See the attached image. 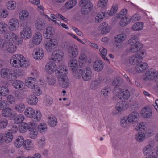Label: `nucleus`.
<instances>
[{"label":"nucleus","instance_id":"f257e3e1","mask_svg":"<svg viewBox=\"0 0 158 158\" xmlns=\"http://www.w3.org/2000/svg\"><path fill=\"white\" fill-rule=\"evenodd\" d=\"M10 64L12 66L15 68L22 67L24 68L27 67L30 63L25 60L23 55L17 54L12 56L10 60Z\"/></svg>","mask_w":158,"mask_h":158},{"label":"nucleus","instance_id":"f03ea898","mask_svg":"<svg viewBox=\"0 0 158 158\" xmlns=\"http://www.w3.org/2000/svg\"><path fill=\"white\" fill-rule=\"evenodd\" d=\"M24 113L27 117L30 118L34 122H38L41 119V114L40 112L38 110L35 111L32 108L29 107L26 108Z\"/></svg>","mask_w":158,"mask_h":158},{"label":"nucleus","instance_id":"7ed1b4c3","mask_svg":"<svg viewBox=\"0 0 158 158\" xmlns=\"http://www.w3.org/2000/svg\"><path fill=\"white\" fill-rule=\"evenodd\" d=\"M1 77L4 78L8 79L10 81L15 80L16 76L14 71L8 68H3L0 72Z\"/></svg>","mask_w":158,"mask_h":158},{"label":"nucleus","instance_id":"20e7f679","mask_svg":"<svg viewBox=\"0 0 158 158\" xmlns=\"http://www.w3.org/2000/svg\"><path fill=\"white\" fill-rule=\"evenodd\" d=\"M36 81L35 79H33L32 77H28L25 80V83L27 86L31 88L35 89V93L38 95H39L41 94L39 88L38 87L36 83Z\"/></svg>","mask_w":158,"mask_h":158},{"label":"nucleus","instance_id":"39448f33","mask_svg":"<svg viewBox=\"0 0 158 158\" xmlns=\"http://www.w3.org/2000/svg\"><path fill=\"white\" fill-rule=\"evenodd\" d=\"M157 76L158 72L155 69H151L146 71L143 79L144 81L155 80Z\"/></svg>","mask_w":158,"mask_h":158},{"label":"nucleus","instance_id":"423d86ee","mask_svg":"<svg viewBox=\"0 0 158 158\" xmlns=\"http://www.w3.org/2000/svg\"><path fill=\"white\" fill-rule=\"evenodd\" d=\"M57 41L55 39L50 40L45 44L46 51L48 52H51L54 50L57 46Z\"/></svg>","mask_w":158,"mask_h":158},{"label":"nucleus","instance_id":"0eeeda50","mask_svg":"<svg viewBox=\"0 0 158 158\" xmlns=\"http://www.w3.org/2000/svg\"><path fill=\"white\" fill-rule=\"evenodd\" d=\"M64 53L60 50H56L52 54L51 59L54 61L59 62L62 60Z\"/></svg>","mask_w":158,"mask_h":158},{"label":"nucleus","instance_id":"6e6552de","mask_svg":"<svg viewBox=\"0 0 158 158\" xmlns=\"http://www.w3.org/2000/svg\"><path fill=\"white\" fill-rule=\"evenodd\" d=\"M20 34L22 38L24 40L30 38L32 35L31 28L28 26L24 27L20 32Z\"/></svg>","mask_w":158,"mask_h":158},{"label":"nucleus","instance_id":"1a4fd4ad","mask_svg":"<svg viewBox=\"0 0 158 158\" xmlns=\"http://www.w3.org/2000/svg\"><path fill=\"white\" fill-rule=\"evenodd\" d=\"M56 76L57 78L66 76L68 73L67 67L64 65H61L58 66L56 70Z\"/></svg>","mask_w":158,"mask_h":158},{"label":"nucleus","instance_id":"9d476101","mask_svg":"<svg viewBox=\"0 0 158 158\" xmlns=\"http://www.w3.org/2000/svg\"><path fill=\"white\" fill-rule=\"evenodd\" d=\"M126 37V34L124 33H121L117 35L114 37V44L117 48H120L121 46V43L124 40Z\"/></svg>","mask_w":158,"mask_h":158},{"label":"nucleus","instance_id":"9b49d317","mask_svg":"<svg viewBox=\"0 0 158 158\" xmlns=\"http://www.w3.org/2000/svg\"><path fill=\"white\" fill-rule=\"evenodd\" d=\"M152 142H149L148 144L144 147L143 149V154L146 156H150L153 153V151L154 149Z\"/></svg>","mask_w":158,"mask_h":158},{"label":"nucleus","instance_id":"f8f14e48","mask_svg":"<svg viewBox=\"0 0 158 158\" xmlns=\"http://www.w3.org/2000/svg\"><path fill=\"white\" fill-rule=\"evenodd\" d=\"M44 56V52L42 49L40 48H36L33 52V57L35 60H40Z\"/></svg>","mask_w":158,"mask_h":158},{"label":"nucleus","instance_id":"ddd939ff","mask_svg":"<svg viewBox=\"0 0 158 158\" xmlns=\"http://www.w3.org/2000/svg\"><path fill=\"white\" fill-rule=\"evenodd\" d=\"M83 70L82 77L84 81H88L92 77V73L89 67L84 68Z\"/></svg>","mask_w":158,"mask_h":158},{"label":"nucleus","instance_id":"4468645a","mask_svg":"<svg viewBox=\"0 0 158 158\" xmlns=\"http://www.w3.org/2000/svg\"><path fill=\"white\" fill-rule=\"evenodd\" d=\"M148 66L145 62H139L135 66V71L136 72L141 73L145 71L148 68Z\"/></svg>","mask_w":158,"mask_h":158},{"label":"nucleus","instance_id":"2eb2a0df","mask_svg":"<svg viewBox=\"0 0 158 158\" xmlns=\"http://www.w3.org/2000/svg\"><path fill=\"white\" fill-rule=\"evenodd\" d=\"M59 84L60 85L64 88H66L69 85V81L67 76L59 77L58 78Z\"/></svg>","mask_w":158,"mask_h":158},{"label":"nucleus","instance_id":"dca6fc26","mask_svg":"<svg viewBox=\"0 0 158 158\" xmlns=\"http://www.w3.org/2000/svg\"><path fill=\"white\" fill-rule=\"evenodd\" d=\"M139 118V113L136 112H134L130 114L128 117V120L129 123H134L137 122Z\"/></svg>","mask_w":158,"mask_h":158},{"label":"nucleus","instance_id":"f3484780","mask_svg":"<svg viewBox=\"0 0 158 158\" xmlns=\"http://www.w3.org/2000/svg\"><path fill=\"white\" fill-rule=\"evenodd\" d=\"M143 57L140 55H133L129 59V63L132 65H137L139 62L142 61Z\"/></svg>","mask_w":158,"mask_h":158},{"label":"nucleus","instance_id":"a211bd4d","mask_svg":"<svg viewBox=\"0 0 158 158\" xmlns=\"http://www.w3.org/2000/svg\"><path fill=\"white\" fill-rule=\"evenodd\" d=\"M18 20L15 18L11 19L9 21L8 26L9 29L12 31L15 30L19 27Z\"/></svg>","mask_w":158,"mask_h":158},{"label":"nucleus","instance_id":"6ab92c4d","mask_svg":"<svg viewBox=\"0 0 158 158\" xmlns=\"http://www.w3.org/2000/svg\"><path fill=\"white\" fill-rule=\"evenodd\" d=\"M130 93L127 89H123L118 95V98L121 100H127L130 97Z\"/></svg>","mask_w":158,"mask_h":158},{"label":"nucleus","instance_id":"aec40b11","mask_svg":"<svg viewBox=\"0 0 158 158\" xmlns=\"http://www.w3.org/2000/svg\"><path fill=\"white\" fill-rule=\"evenodd\" d=\"M69 56L71 57H75L78 53L77 47L75 46L69 47L68 50Z\"/></svg>","mask_w":158,"mask_h":158},{"label":"nucleus","instance_id":"412c9836","mask_svg":"<svg viewBox=\"0 0 158 158\" xmlns=\"http://www.w3.org/2000/svg\"><path fill=\"white\" fill-rule=\"evenodd\" d=\"M45 69L47 72L51 73L56 71V65L53 62L50 61L46 65Z\"/></svg>","mask_w":158,"mask_h":158},{"label":"nucleus","instance_id":"4be33fe9","mask_svg":"<svg viewBox=\"0 0 158 158\" xmlns=\"http://www.w3.org/2000/svg\"><path fill=\"white\" fill-rule=\"evenodd\" d=\"M128 107L127 102H120L118 103L116 106V109L119 111H122L126 110Z\"/></svg>","mask_w":158,"mask_h":158},{"label":"nucleus","instance_id":"5701e85b","mask_svg":"<svg viewBox=\"0 0 158 158\" xmlns=\"http://www.w3.org/2000/svg\"><path fill=\"white\" fill-rule=\"evenodd\" d=\"M104 65V64L102 61L97 60L94 63L93 68L95 71L98 72L103 69Z\"/></svg>","mask_w":158,"mask_h":158},{"label":"nucleus","instance_id":"b1692460","mask_svg":"<svg viewBox=\"0 0 158 158\" xmlns=\"http://www.w3.org/2000/svg\"><path fill=\"white\" fill-rule=\"evenodd\" d=\"M42 40V35L40 32H36L33 35L32 39V43L33 44L38 45Z\"/></svg>","mask_w":158,"mask_h":158},{"label":"nucleus","instance_id":"393cba45","mask_svg":"<svg viewBox=\"0 0 158 158\" xmlns=\"http://www.w3.org/2000/svg\"><path fill=\"white\" fill-rule=\"evenodd\" d=\"M54 29L51 27H48L44 31V38L49 39L52 36L54 33Z\"/></svg>","mask_w":158,"mask_h":158},{"label":"nucleus","instance_id":"a878e982","mask_svg":"<svg viewBox=\"0 0 158 158\" xmlns=\"http://www.w3.org/2000/svg\"><path fill=\"white\" fill-rule=\"evenodd\" d=\"M141 115L144 118H149L152 115V111L149 107H144L141 110Z\"/></svg>","mask_w":158,"mask_h":158},{"label":"nucleus","instance_id":"bb28decb","mask_svg":"<svg viewBox=\"0 0 158 158\" xmlns=\"http://www.w3.org/2000/svg\"><path fill=\"white\" fill-rule=\"evenodd\" d=\"M82 7L81 9V12L83 14H88L92 9V4L82 5Z\"/></svg>","mask_w":158,"mask_h":158},{"label":"nucleus","instance_id":"cd10ccee","mask_svg":"<svg viewBox=\"0 0 158 158\" xmlns=\"http://www.w3.org/2000/svg\"><path fill=\"white\" fill-rule=\"evenodd\" d=\"M26 101L27 103L30 105H35L37 103L38 100L36 96L31 95L27 98Z\"/></svg>","mask_w":158,"mask_h":158},{"label":"nucleus","instance_id":"c85d7f7f","mask_svg":"<svg viewBox=\"0 0 158 158\" xmlns=\"http://www.w3.org/2000/svg\"><path fill=\"white\" fill-rule=\"evenodd\" d=\"M24 138L22 136H18L14 142V145L17 148H20L22 146L24 143Z\"/></svg>","mask_w":158,"mask_h":158},{"label":"nucleus","instance_id":"c756f323","mask_svg":"<svg viewBox=\"0 0 158 158\" xmlns=\"http://www.w3.org/2000/svg\"><path fill=\"white\" fill-rule=\"evenodd\" d=\"M68 64L72 71L77 69V61L74 59H72L69 61Z\"/></svg>","mask_w":158,"mask_h":158},{"label":"nucleus","instance_id":"7c9ffc66","mask_svg":"<svg viewBox=\"0 0 158 158\" xmlns=\"http://www.w3.org/2000/svg\"><path fill=\"white\" fill-rule=\"evenodd\" d=\"M48 123L52 127H54L57 124V121L56 118L54 116L48 117Z\"/></svg>","mask_w":158,"mask_h":158},{"label":"nucleus","instance_id":"2f4dec72","mask_svg":"<svg viewBox=\"0 0 158 158\" xmlns=\"http://www.w3.org/2000/svg\"><path fill=\"white\" fill-rule=\"evenodd\" d=\"M143 23L141 22H138L134 23L132 27V30L135 31H139L143 28Z\"/></svg>","mask_w":158,"mask_h":158},{"label":"nucleus","instance_id":"473e14b6","mask_svg":"<svg viewBox=\"0 0 158 158\" xmlns=\"http://www.w3.org/2000/svg\"><path fill=\"white\" fill-rule=\"evenodd\" d=\"M29 13L26 10H23L19 13V17L20 20L24 21L28 19L29 17Z\"/></svg>","mask_w":158,"mask_h":158},{"label":"nucleus","instance_id":"72a5a7b5","mask_svg":"<svg viewBox=\"0 0 158 158\" xmlns=\"http://www.w3.org/2000/svg\"><path fill=\"white\" fill-rule=\"evenodd\" d=\"M23 82L19 80H16L14 81L13 86L15 89L18 90H21L23 89Z\"/></svg>","mask_w":158,"mask_h":158},{"label":"nucleus","instance_id":"f704fd0d","mask_svg":"<svg viewBox=\"0 0 158 158\" xmlns=\"http://www.w3.org/2000/svg\"><path fill=\"white\" fill-rule=\"evenodd\" d=\"M101 80L99 79L96 80H92L91 82L90 87L92 89L95 90L101 83Z\"/></svg>","mask_w":158,"mask_h":158},{"label":"nucleus","instance_id":"c9c22d12","mask_svg":"<svg viewBox=\"0 0 158 158\" xmlns=\"http://www.w3.org/2000/svg\"><path fill=\"white\" fill-rule=\"evenodd\" d=\"M35 26L38 30H42L45 27V23L41 20L38 19L36 22Z\"/></svg>","mask_w":158,"mask_h":158},{"label":"nucleus","instance_id":"e433bc0d","mask_svg":"<svg viewBox=\"0 0 158 158\" xmlns=\"http://www.w3.org/2000/svg\"><path fill=\"white\" fill-rule=\"evenodd\" d=\"M142 45L138 44L130 45V51L132 52H136L139 51L142 48Z\"/></svg>","mask_w":158,"mask_h":158},{"label":"nucleus","instance_id":"4c0bfd02","mask_svg":"<svg viewBox=\"0 0 158 158\" xmlns=\"http://www.w3.org/2000/svg\"><path fill=\"white\" fill-rule=\"evenodd\" d=\"M9 41H7L4 39H0V49L2 50H5L7 48L8 44H9Z\"/></svg>","mask_w":158,"mask_h":158},{"label":"nucleus","instance_id":"58836bf2","mask_svg":"<svg viewBox=\"0 0 158 158\" xmlns=\"http://www.w3.org/2000/svg\"><path fill=\"white\" fill-rule=\"evenodd\" d=\"M15 33L12 32H8L6 33L4 35V39L7 41L11 42V40H12L13 37H15Z\"/></svg>","mask_w":158,"mask_h":158},{"label":"nucleus","instance_id":"ea45409f","mask_svg":"<svg viewBox=\"0 0 158 158\" xmlns=\"http://www.w3.org/2000/svg\"><path fill=\"white\" fill-rule=\"evenodd\" d=\"M38 128L40 133L41 134H44L47 131V125L46 124L42 123L39 125Z\"/></svg>","mask_w":158,"mask_h":158},{"label":"nucleus","instance_id":"a19ab883","mask_svg":"<svg viewBox=\"0 0 158 158\" xmlns=\"http://www.w3.org/2000/svg\"><path fill=\"white\" fill-rule=\"evenodd\" d=\"M72 71L73 72V76L75 78L79 79L81 76H82V73L83 72L82 69H77Z\"/></svg>","mask_w":158,"mask_h":158},{"label":"nucleus","instance_id":"79ce46f5","mask_svg":"<svg viewBox=\"0 0 158 158\" xmlns=\"http://www.w3.org/2000/svg\"><path fill=\"white\" fill-rule=\"evenodd\" d=\"M99 51L100 53V55L102 57L104 60L109 62V60L107 58L106 56L107 54V50L105 48L103 47L100 48Z\"/></svg>","mask_w":158,"mask_h":158},{"label":"nucleus","instance_id":"37998d69","mask_svg":"<svg viewBox=\"0 0 158 158\" xmlns=\"http://www.w3.org/2000/svg\"><path fill=\"white\" fill-rule=\"evenodd\" d=\"M6 49L8 52L13 53L16 51V47L15 45L13 44L11 42H9V44L8 45Z\"/></svg>","mask_w":158,"mask_h":158},{"label":"nucleus","instance_id":"c03bdc74","mask_svg":"<svg viewBox=\"0 0 158 158\" xmlns=\"http://www.w3.org/2000/svg\"><path fill=\"white\" fill-rule=\"evenodd\" d=\"M145 135L143 132H139L135 135L136 140L139 142H142L145 139Z\"/></svg>","mask_w":158,"mask_h":158},{"label":"nucleus","instance_id":"a18cd8bd","mask_svg":"<svg viewBox=\"0 0 158 158\" xmlns=\"http://www.w3.org/2000/svg\"><path fill=\"white\" fill-rule=\"evenodd\" d=\"M15 108L17 112L20 113L22 112L24 110L25 108V106L24 104L19 103L16 105Z\"/></svg>","mask_w":158,"mask_h":158},{"label":"nucleus","instance_id":"49530a36","mask_svg":"<svg viewBox=\"0 0 158 158\" xmlns=\"http://www.w3.org/2000/svg\"><path fill=\"white\" fill-rule=\"evenodd\" d=\"M111 91L110 88L108 87H105L101 90V94L105 98H107L109 95L108 94Z\"/></svg>","mask_w":158,"mask_h":158},{"label":"nucleus","instance_id":"de8ad7c7","mask_svg":"<svg viewBox=\"0 0 158 158\" xmlns=\"http://www.w3.org/2000/svg\"><path fill=\"white\" fill-rule=\"evenodd\" d=\"M139 38L137 36H134L131 37L129 40L130 45H135L141 44L138 41Z\"/></svg>","mask_w":158,"mask_h":158},{"label":"nucleus","instance_id":"09e8293b","mask_svg":"<svg viewBox=\"0 0 158 158\" xmlns=\"http://www.w3.org/2000/svg\"><path fill=\"white\" fill-rule=\"evenodd\" d=\"M131 20L130 17L124 16V18L120 21V24L123 26H126L130 23Z\"/></svg>","mask_w":158,"mask_h":158},{"label":"nucleus","instance_id":"8fccbe9b","mask_svg":"<svg viewBox=\"0 0 158 158\" xmlns=\"http://www.w3.org/2000/svg\"><path fill=\"white\" fill-rule=\"evenodd\" d=\"M86 60L85 55L84 54H81L80 55L79 59V65L81 67H83L86 63Z\"/></svg>","mask_w":158,"mask_h":158},{"label":"nucleus","instance_id":"3c124183","mask_svg":"<svg viewBox=\"0 0 158 158\" xmlns=\"http://www.w3.org/2000/svg\"><path fill=\"white\" fill-rule=\"evenodd\" d=\"M50 16L54 19H59L65 21H66L67 20L66 18L63 16L61 14L59 13L56 14L55 15L53 14H51Z\"/></svg>","mask_w":158,"mask_h":158},{"label":"nucleus","instance_id":"603ef678","mask_svg":"<svg viewBox=\"0 0 158 158\" xmlns=\"http://www.w3.org/2000/svg\"><path fill=\"white\" fill-rule=\"evenodd\" d=\"M11 111L10 108H6L2 111V114L4 117H8L11 114Z\"/></svg>","mask_w":158,"mask_h":158},{"label":"nucleus","instance_id":"864d4df0","mask_svg":"<svg viewBox=\"0 0 158 158\" xmlns=\"http://www.w3.org/2000/svg\"><path fill=\"white\" fill-rule=\"evenodd\" d=\"M6 140V143L11 142L13 138V135L11 132H8L4 134Z\"/></svg>","mask_w":158,"mask_h":158},{"label":"nucleus","instance_id":"5fc2aeb1","mask_svg":"<svg viewBox=\"0 0 158 158\" xmlns=\"http://www.w3.org/2000/svg\"><path fill=\"white\" fill-rule=\"evenodd\" d=\"M76 3V0H70L66 3L65 7L67 9H70L73 7Z\"/></svg>","mask_w":158,"mask_h":158},{"label":"nucleus","instance_id":"6e6d98bb","mask_svg":"<svg viewBox=\"0 0 158 158\" xmlns=\"http://www.w3.org/2000/svg\"><path fill=\"white\" fill-rule=\"evenodd\" d=\"M9 94V90L5 86H0V94L2 96H5Z\"/></svg>","mask_w":158,"mask_h":158},{"label":"nucleus","instance_id":"4d7b16f0","mask_svg":"<svg viewBox=\"0 0 158 158\" xmlns=\"http://www.w3.org/2000/svg\"><path fill=\"white\" fill-rule=\"evenodd\" d=\"M27 124L25 123H23L19 129V131L22 133L25 132L28 130Z\"/></svg>","mask_w":158,"mask_h":158},{"label":"nucleus","instance_id":"13d9d810","mask_svg":"<svg viewBox=\"0 0 158 158\" xmlns=\"http://www.w3.org/2000/svg\"><path fill=\"white\" fill-rule=\"evenodd\" d=\"M24 117L22 114H19L14 119V122L17 124H19L23 121Z\"/></svg>","mask_w":158,"mask_h":158},{"label":"nucleus","instance_id":"bf43d9fd","mask_svg":"<svg viewBox=\"0 0 158 158\" xmlns=\"http://www.w3.org/2000/svg\"><path fill=\"white\" fill-rule=\"evenodd\" d=\"M16 3L15 2L13 1H10L8 2L7 6L8 9L10 10H13L16 7Z\"/></svg>","mask_w":158,"mask_h":158},{"label":"nucleus","instance_id":"052dcab7","mask_svg":"<svg viewBox=\"0 0 158 158\" xmlns=\"http://www.w3.org/2000/svg\"><path fill=\"white\" fill-rule=\"evenodd\" d=\"M32 142L31 140L27 139L23 143L24 148L27 150H29L32 147Z\"/></svg>","mask_w":158,"mask_h":158},{"label":"nucleus","instance_id":"680f3d73","mask_svg":"<svg viewBox=\"0 0 158 158\" xmlns=\"http://www.w3.org/2000/svg\"><path fill=\"white\" fill-rule=\"evenodd\" d=\"M15 37H13L12 40L17 44H21L23 42L22 38L17 36L15 34Z\"/></svg>","mask_w":158,"mask_h":158},{"label":"nucleus","instance_id":"e2e57ef3","mask_svg":"<svg viewBox=\"0 0 158 158\" xmlns=\"http://www.w3.org/2000/svg\"><path fill=\"white\" fill-rule=\"evenodd\" d=\"M123 82V79L122 78L119 77L115 79L112 83L113 86L116 87L120 85Z\"/></svg>","mask_w":158,"mask_h":158},{"label":"nucleus","instance_id":"0e129e2a","mask_svg":"<svg viewBox=\"0 0 158 158\" xmlns=\"http://www.w3.org/2000/svg\"><path fill=\"white\" fill-rule=\"evenodd\" d=\"M53 100L50 96H46L45 98L44 103L47 106H50L53 103Z\"/></svg>","mask_w":158,"mask_h":158},{"label":"nucleus","instance_id":"69168bd1","mask_svg":"<svg viewBox=\"0 0 158 158\" xmlns=\"http://www.w3.org/2000/svg\"><path fill=\"white\" fill-rule=\"evenodd\" d=\"M28 130L29 131H33L37 130L36 127L37 125L36 123L32 122H30L27 124Z\"/></svg>","mask_w":158,"mask_h":158},{"label":"nucleus","instance_id":"338daca9","mask_svg":"<svg viewBox=\"0 0 158 158\" xmlns=\"http://www.w3.org/2000/svg\"><path fill=\"white\" fill-rule=\"evenodd\" d=\"M7 24L3 22L0 23V33H3L7 31Z\"/></svg>","mask_w":158,"mask_h":158},{"label":"nucleus","instance_id":"774afa93","mask_svg":"<svg viewBox=\"0 0 158 158\" xmlns=\"http://www.w3.org/2000/svg\"><path fill=\"white\" fill-rule=\"evenodd\" d=\"M29 137L31 139H34L37 136L38 132L37 130L29 131Z\"/></svg>","mask_w":158,"mask_h":158}]
</instances>
